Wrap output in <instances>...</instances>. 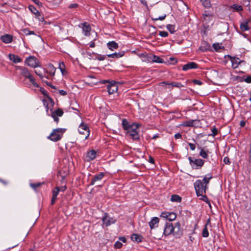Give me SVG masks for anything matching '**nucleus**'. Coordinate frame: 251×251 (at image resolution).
Returning <instances> with one entry per match:
<instances>
[{"mask_svg":"<svg viewBox=\"0 0 251 251\" xmlns=\"http://www.w3.org/2000/svg\"><path fill=\"white\" fill-rule=\"evenodd\" d=\"M71 105H73L71 108L74 110L78 111V107H79L78 104L75 101L71 103Z\"/></svg>","mask_w":251,"mask_h":251,"instance_id":"obj_39","label":"nucleus"},{"mask_svg":"<svg viewBox=\"0 0 251 251\" xmlns=\"http://www.w3.org/2000/svg\"><path fill=\"white\" fill-rule=\"evenodd\" d=\"M240 28L243 31H247L249 29V28L248 25V22H245L242 23L240 24Z\"/></svg>","mask_w":251,"mask_h":251,"instance_id":"obj_29","label":"nucleus"},{"mask_svg":"<svg viewBox=\"0 0 251 251\" xmlns=\"http://www.w3.org/2000/svg\"><path fill=\"white\" fill-rule=\"evenodd\" d=\"M122 126L125 130H127L130 127V126H131V125L129 124L128 122L125 119L122 120Z\"/></svg>","mask_w":251,"mask_h":251,"instance_id":"obj_28","label":"nucleus"},{"mask_svg":"<svg viewBox=\"0 0 251 251\" xmlns=\"http://www.w3.org/2000/svg\"><path fill=\"white\" fill-rule=\"evenodd\" d=\"M188 145L192 151H194L196 149V145L193 143H189Z\"/></svg>","mask_w":251,"mask_h":251,"instance_id":"obj_54","label":"nucleus"},{"mask_svg":"<svg viewBox=\"0 0 251 251\" xmlns=\"http://www.w3.org/2000/svg\"><path fill=\"white\" fill-rule=\"evenodd\" d=\"M207 224H206L205 225L204 227V228L202 230V236L203 237H205V238L209 236V232H208L207 227Z\"/></svg>","mask_w":251,"mask_h":251,"instance_id":"obj_33","label":"nucleus"},{"mask_svg":"<svg viewBox=\"0 0 251 251\" xmlns=\"http://www.w3.org/2000/svg\"><path fill=\"white\" fill-rule=\"evenodd\" d=\"M159 35L161 37H166L168 36V33L167 32L165 31H159Z\"/></svg>","mask_w":251,"mask_h":251,"instance_id":"obj_45","label":"nucleus"},{"mask_svg":"<svg viewBox=\"0 0 251 251\" xmlns=\"http://www.w3.org/2000/svg\"><path fill=\"white\" fill-rule=\"evenodd\" d=\"M8 57L9 60L12 61L14 63H20L22 61V58H21L19 56L14 54L10 53L8 55Z\"/></svg>","mask_w":251,"mask_h":251,"instance_id":"obj_18","label":"nucleus"},{"mask_svg":"<svg viewBox=\"0 0 251 251\" xmlns=\"http://www.w3.org/2000/svg\"><path fill=\"white\" fill-rule=\"evenodd\" d=\"M212 133L209 134V136H212L213 137L215 136L218 133V130L216 127H213L211 129Z\"/></svg>","mask_w":251,"mask_h":251,"instance_id":"obj_40","label":"nucleus"},{"mask_svg":"<svg viewBox=\"0 0 251 251\" xmlns=\"http://www.w3.org/2000/svg\"><path fill=\"white\" fill-rule=\"evenodd\" d=\"M245 81L248 83H251V76H248L245 79Z\"/></svg>","mask_w":251,"mask_h":251,"instance_id":"obj_63","label":"nucleus"},{"mask_svg":"<svg viewBox=\"0 0 251 251\" xmlns=\"http://www.w3.org/2000/svg\"><path fill=\"white\" fill-rule=\"evenodd\" d=\"M96 156V152L94 150H91L87 152L86 158L87 161H91L94 159Z\"/></svg>","mask_w":251,"mask_h":251,"instance_id":"obj_22","label":"nucleus"},{"mask_svg":"<svg viewBox=\"0 0 251 251\" xmlns=\"http://www.w3.org/2000/svg\"><path fill=\"white\" fill-rule=\"evenodd\" d=\"M161 84H162V85H171L173 87H176L177 88H181L182 87H184V85H183L181 83H179V82H172L171 83H169L166 81H163V82H161Z\"/></svg>","mask_w":251,"mask_h":251,"instance_id":"obj_24","label":"nucleus"},{"mask_svg":"<svg viewBox=\"0 0 251 251\" xmlns=\"http://www.w3.org/2000/svg\"><path fill=\"white\" fill-rule=\"evenodd\" d=\"M30 82V83L35 87H39V85L37 83H36V82L35 81V79L34 78H33L32 79L30 80V81H29Z\"/></svg>","mask_w":251,"mask_h":251,"instance_id":"obj_48","label":"nucleus"},{"mask_svg":"<svg viewBox=\"0 0 251 251\" xmlns=\"http://www.w3.org/2000/svg\"><path fill=\"white\" fill-rule=\"evenodd\" d=\"M105 174L103 172H100L99 174L95 175L93 178L92 179L90 185H94L96 182L100 181L103 178Z\"/></svg>","mask_w":251,"mask_h":251,"instance_id":"obj_13","label":"nucleus"},{"mask_svg":"<svg viewBox=\"0 0 251 251\" xmlns=\"http://www.w3.org/2000/svg\"><path fill=\"white\" fill-rule=\"evenodd\" d=\"M139 125L137 124L134 123L131 125L130 127L126 130L127 133L132 137L133 139H138L139 136L137 131V129Z\"/></svg>","mask_w":251,"mask_h":251,"instance_id":"obj_6","label":"nucleus"},{"mask_svg":"<svg viewBox=\"0 0 251 251\" xmlns=\"http://www.w3.org/2000/svg\"><path fill=\"white\" fill-rule=\"evenodd\" d=\"M25 63L32 68L41 66L39 60L36 57L32 55L29 56L25 59Z\"/></svg>","mask_w":251,"mask_h":251,"instance_id":"obj_3","label":"nucleus"},{"mask_svg":"<svg viewBox=\"0 0 251 251\" xmlns=\"http://www.w3.org/2000/svg\"><path fill=\"white\" fill-rule=\"evenodd\" d=\"M131 239L134 242L139 243L142 241V237L138 234H133L131 236Z\"/></svg>","mask_w":251,"mask_h":251,"instance_id":"obj_26","label":"nucleus"},{"mask_svg":"<svg viewBox=\"0 0 251 251\" xmlns=\"http://www.w3.org/2000/svg\"><path fill=\"white\" fill-rule=\"evenodd\" d=\"M175 138L176 139H181L182 135L180 133H177L175 135Z\"/></svg>","mask_w":251,"mask_h":251,"instance_id":"obj_57","label":"nucleus"},{"mask_svg":"<svg viewBox=\"0 0 251 251\" xmlns=\"http://www.w3.org/2000/svg\"><path fill=\"white\" fill-rule=\"evenodd\" d=\"M28 9L33 14L38 10L35 6L31 5L28 6Z\"/></svg>","mask_w":251,"mask_h":251,"instance_id":"obj_43","label":"nucleus"},{"mask_svg":"<svg viewBox=\"0 0 251 251\" xmlns=\"http://www.w3.org/2000/svg\"><path fill=\"white\" fill-rule=\"evenodd\" d=\"M34 14L39 19H40V17H41V13L38 10L37 11V12H35Z\"/></svg>","mask_w":251,"mask_h":251,"instance_id":"obj_62","label":"nucleus"},{"mask_svg":"<svg viewBox=\"0 0 251 251\" xmlns=\"http://www.w3.org/2000/svg\"><path fill=\"white\" fill-rule=\"evenodd\" d=\"M60 192V188L59 187H56L52 191V196L53 197L57 198V196Z\"/></svg>","mask_w":251,"mask_h":251,"instance_id":"obj_37","label":"nucleus"},{"mask_svg":"<svg viewBox=\"0 0 251 251\" xmlns=\"http://www.w3.org/2000/svg\"><path fill=\"white\" fill-rule=\"evenodd\" d=\"M122 243L119 241H117L114 245V248L116 249H120L122 248Z\"/></svg>","mask_w":251,"mask_h":251,"instance_id":"obj_44","label":"nucleus"},{"mask_svg":"<svg viewBox=\"0 0 251 251\" xmlns=\"http://www.w3.org/2000/svg\"><path fill=\"white\" fill-rule=\"evenodd\" d=\"M152 60L157 63H162L163 62L162 58L156 55H153Z\"/></svg>","mask_w":251,"mask_h":251,"instance_id":"obj_38","label":"nucleus"},{"mask_svg":"<svg viewBox=\"0 0 251 251\" xmlns=\"http://www.w3.org/2000/svg\"><path fill=\"white\" fill-rule=\"evenodd\" d=\"M227 57L229 58L232 64V67L233 69H236L238 67L239 65L242 63L243 61L241 60L239 58L232 57L230 55H227L225 56V57Z\"/></svg>","mask_w":251,"mask_h":251,"instance_id":"obj_9","label":"nucleus"},{"mask_svg":"<svg viewBox=\"0 0 251 251\" xmlns=\"http://www.w3.org/2000/svg\"><path fill=\"white\" fill-rule=\"evenodd\" d=\"M65 130L66 129L62 128L54 129L48 138L52 141L57 142L61 139Z\"/></svg>","mask_w":251,"mask_h":251,"instance_id":"obj_2","label":"nucleus"},{"mask_svg":"<svg viewBox=\"0 0 251 251\" xmlns=\"http://www.w3.org/2000/svg\"><path fill=\"white\" fill-rule=\"evenodd\" d=\"M86 54L87 56H89L90 58H93L92 55H95L96 53L92 52H91L90 51H86Z\"/></svg>","mask_w":251,"mask_h":251,"instance_id":"obj_55","label":"nucleus"},{"mask_svg":"<svg viewBox=\"0 0 251 251\" xmlns=\"http://www.w3.org/2000/svg\"><path fill=\"white\" fill-rule=\"evenodd\" d=\"M149 161V162H150L151 164H154V159L151 156H150Z\"/></svg>","mask_w":251,"mask_h":251,"instance_id":"obj_64","label":"nucleus"},{"mask_svg":"<svg viewBox=\"0 0 251 251\" xmlns=\"http://www.w3.org/2000/svg\"><path fill=\"white\" fill-rule=\"evenodd\" d=\"M202 3L203 5L205 7H208L210 6V2L209 0H200Z\"/></svg>","mask_w":251,"mask_h":251,"instance_id":"obj_41","label":"nucleus"},{"mask_svg":"<svg viewBox=\"0 0 251 251\" xmlns=\"http://www.w3.org/2000/svg\"><path fill=\"white\" fill-rule=\"evenodd\" d=\"M59 93L62 96H65L67 95V92L63 90H60L59 91Z\"/></svg>","mask_w":251,"mask_h":251,"instance_id":"obj_58","label":"nucleus"},{"mask_svg":"<svg viewBox=\"0 0 251 251\" xmlns=\"http://www.w3.org/2000/svg\"><path fill=\"white\" fill-rule=\"evenodd\" d=\"M160 216L172 221L176 218V215L174 212H163L161 213Z\"/></svg>","mask_w":251,"mask_h":251,"instance_id":"obj_12","label":"nucleus"},{"mask_svg":"<svg viewBox=\"0 0 251 251\" xmlns=\"http://www.w3.org/2000/svg\"><path fill=\"white\" fill-rule=\"evenodd\" d=\"M44 82L45 83H46V84H47L48 86H49L51 88H53V89H55V87H54L53 85H52L51 84V83L49 82H48V81H45V80H44Z\"/></svg>","mask_w":251,"mask_h":251,"instance_id":"obj_60","label":"nucleus"},{"mask_svg":"<svg viewBox=\"0 0 251 251\" xmlns=\"http://www.w3.org/2000/svg\"><path fill=\"white\" fill-rule=\"evenodd\" d=\"M35 73L37 75H38L40 78L43 81H44V77H45L42 72L40 71H38V70H35Z\"/></svg>","mask_w":251,"mask_h":251,"instance_id":"obj_42","label":"nucleus"},{"mask_svg":"<svg viewBox=\"0 0 251 251\" xmlns=\"http://www.w3.org/2000/svg\"><path fill=\"white\" fill-rule=\"evenodd\" d=\"M102 224L105 226H108L112 224H114L116 220L113 217H110L107 213H104V216L102 219Z\"/></svg>","mask_w":251,"mask_h":251,"instance_id":"obj_7","label":"nucleus"},{"mask_svg":"<svg viewBox=\"0 0 251 251\" xmlns=\"http://www.w3.org/2000/svg\"><path fill=\"white\" fill-rule=\"evenodd\" d=\"M212 47L215 51H218L224 48V47L222 46V43L220 44L219 43H214Z\"/></svg>","mask_w":251,"mask_h":251,"instance_id":"obj_30","label":"nucleus"},{"mask_svg":"<svg viewBox=\"0 0 251 251\" xmlns=\"http://www.w3.org/2000/svg\"><path fill=\"white\" fill-rule=\"evenodd\" d=\"M189 163L193 169H200L204 164V161L201 159H195L192 157H189Z\"/></svg>","mask_w":251,"mask_h":251,"instance_id":"obj_5","label":"nucleus"},{"mask_svg":"<svg viewBox=\"0 0 251 251\" xmlns=\"http://www.w3.org/2000/svg\"><path fill=\"white\" fill-rule=\"evenodd\" d=\"M78 6L77 4H76V3H73V4H70L69 6V7L70 8H76Z\"/></svg>","mask_w":251,"mask_h":251,"instance_id":"obj_59","label":"nucleus"},{"mask_svg":"<svg viewBox=\"0 0 251 251\" xmlns=\"http://www.w3.org/2000/svg\"><path fill=\"white\" fill-rule=\"evenodd\" d=\"M12 36L9 34H5L1 36L0 37L1 40L4 43H10L12 41Z\"/></svg>","mask_w":251,"mask_h":251,"instance_id":"obj_19","label":"nucleus"},{"mask_svg":"<svg viewBox=\"0 0 251 251\" xmlns=\"http://www.w3.org/2000/svg\"><path fill=\"white\" fill-rule=\"evenodd\" d=\"M16 69L20 71V74L26 78L30 74V71L26 68L23 66H17Z\"/></svg>","mask_w":251,"mask_h":251,"instance_id":"obj_14","label":"nucleus"},{"mask_svg":"<svg viewBox=\"0 0 251 251\" xmlns=\"http://www.w3.org/2000/svg\"><path fill=\"white\" fill-rule=\"evenodd\" d=\"M173 224L172 223H166L164 226L163 235L165 236L173 235Z\"/></svg>","mask_w":251,"mask_h":251,"instance_id":"obj_11","label":"nucleus"},{"mask_svg":"<svg viewBox=\"0 0 251 251\" xmlns=\"http://www.w3.org/2000/svg\"><path fill=\"white\" fill-rule=\"evenodd\" d=\"M95 57L94 58V59H97L100 61L104 60L106 58V56L103 55L98 54L97 53L95 54Z\"/></svg>","mask_w":251,"mask_h":251,"instance_id":"obj_34","label":"nucleus"},{"mask_svg":"<svg viewBox=\"0 0 251 251\" xmlns=\"http://www.w3.org/2000/svg\"><path fill=\"white\" fill-rule=\"evenodd\" d=\"M51 114H54L55 116L60 117L62 116L63 112L61 109H57L55 111L52 112Z\"/></svg>","mask_w":251,"mask_h":251,"instance_id":"obj_36","label":"nucleus"},{"mask_svg":"<svg viewBox=\"0 0 251 251\" xmlns=\"http://www.w3.org/2000/svg\"><path fill=\"white\" fill-rule=\"evenodd\" d=\"M159 219L156 217H153L149 223L150 228L152 229L158 226Z\"/></svg>","mask_w":251,"mask_h":251,"instance_id":"obj_17","label":"nucleus"},{"mask_svg":"<svg viewBox=\"0 0 251 251\" xmlns=\"http://www.w3.org/2000/svg\"><path fill=\"white\" fill-rule=\"evenodd\" d=\"M82 28L83 33L85 36L90 35V32L91 30V28L88 23L86 22L82 24Z\"/></svg>","mask_w":251,"mask_h":251,"instance_id":"obj_16","label":"nucleus"},{"mask_svg":"<svg viewBox=\"0 0 251 251\" xmlns=\"http://www.w3.org/2000/svg\"><path fill=\"white\" fill-rule=\"evenodd\" d=\"M40 185V183H31L30 186L33 189H36V188L39 187Z\"/></svg>","mask_w":251,"mask_h":251,"instance_id":"obj_53","label":"nucleus"},{"mask_svg":"<svg viewBox=\"0 0 251 251\" xmlns=\"http://www.w3.org/2000/svg\"><path fill=\"white\" fill-rule=\"evenodd\" d=\"M108 92L109 94H112L118 91L117 82L115 81H111L109 82L107 87Z\"/></svg>","mask_w":251,"mask_h":251,"instance_id":"obj_10","label":"nucleus"},{"mask_svg":"<svg viewBox=\"0 0 251 251\" xmlns=\"http://www.w3.org/2000/svg\"><path fill=\"white\" fill-rule=\"evenodd\" d=\"M193 82L195 84H197V85H201L202 84V82L201 81V80H198V79H194L193 80Z\"/></svg>","mask_w":251,"mask_h":251,"instance_id":"obj_50","label":"nucleus"},{"mask_svg":"<svg viewBox=\"0 0 251 251\" xmlns=\"http://www.w3.org/2000/svg\"><path fill=\"white\" fill-rule=\"evenodd\" d=\"M223 161L226 164H230V162L229 161V159L228 157H225L223 160Z\"/></svg>","mask_w":251,"mask_h":251,"instance_id":"obj_52","label":"nucleus"},{"mask_svg":"<svg viewBox=\"0 0 251 251\" xmlns=\"http://www.w3.org/2000/svg\"><path fill=\"white\" fill-rule=\"evenodd\" d=\"M166 16V15L165 14L164 15L160 16L158 18L152 19V20L154 21H157V20L162 21L165 18Z\"/></svg>","mask_w":251,"mask_h":251,"instance_id":"obj_49","label":"nucleus"},{"mask_svg":"<svg viewBox=\"0 0 251 251\" xmlns=\"http://www.w3.org/2000/svg\"><path fill=\"white\" fill-rule=\"evenodd\" d=\"M89 45L91 48H94L95 47V43L94 40L90 42Z\"/></svg>","mask_w":251,"mask_h":251,"instance_id":"obj_61","label":"nucleus"},{"mask_svg":"<svg viewBox=\"0 0 251 251\" xmlns=\"http://www.w3.org/2000/svg\"><path fill=\"white\" fill-rule=\"evenodd\" d=\"M198 68V65L195 62H191L183 66L182 70L183 71H187L190 69H197Z\"/></svg>","mask_w":251,"mask_h":251,"instance_id":"obj_15","label":"nucleus"},{"mask_svg":"<svg viewBox=\"0 0 251 251\" xmlns=\"http://www.w3.org/2000/svg\"><path fill=\"white\" fill-rule=\"evenodd\" d=\"M107 48L111 50H113L118 48V44L115 41L109 42L107 44Z\"/></svg>","mask_w":251,"mask_h":251,"instance_id":"obj_25","label":"nucleus"},{"mask_svg":"<svg viewBox=\"0 0 251 251\" xmlns=\"http://www.w3.org/2000/svg\"><path fill=\"white\" fill-rule=\"evenodd\" d=\"M199 123V121L197 120H190L185 121L183 123L182 126H193L195 124Z\"/></svg>","mask_w":251,"mask_h":251,"instance_id":"obj_21","label":"nucleus"},{"mask_svg":"<svg viewBox=\"0 0 251 251\" xmlns=\"http://www.w3.org/2000/svg\"><path fill=\"white\" fill-rule=\"evenodd\" d=\"M77 130L79 134L85 136V139H87L89 138L90 130L86 123L81 122L79 125Z\"/></svg>","mask_w":251,"mask_h":251,"instance_id":"obj_4","label":"nucleus"},{"mask_svg":"<svg viewBox=\"0 0 251 251\" xmlns=\"http://www.w3.org/2000/svg\"><path fill=\"white\" fill-rule=\"evenodd\" d=\"M231 8H233L236 11H240L242 10V7L240 5L237 4H234L231 6Z\"/></svg>","mask_w":251,"mask_h":251,"instance_id":"obj_35","label":"nucleus"},{"mask_svg":"<svg viewBox=\"0 0 251 251\" xmlns=\"http://www.w3.org/2000/svg\"><path fill=\"white\" fill-rule=\"evenodd\" d=\"M173 235L176 238H179L183 234L179 222H176L173 224Z\"/></svg>","mask_w":251,"mask_h":251,"instance_id":"obj_8","label":"nucleus"},{"mask_svg":"<svg viewBox=\"0 0 251 251\" xmlns=\"http://www.w3.org/2000/svg\"><path fill=\"white\" fill-rule=\"evenodd\" d=\"M56 68L51 63H50L48 65V70L47 73H48L50 76H54L55 73Z\"/></svg>","mask_w":251,"mask_h":251,"instance_id":"obj_20","label":"nucleus"},{"mask_svg":"<svg viewBox=\"0 0 251 251\" xmlns=\"http://www.w3.org/2000/svg\"><path fill=\"white\" fill-rule=\"evenodd\" d=\"M202 198L201 199L202 201L206 202L207 203L209 204V205L210 206V202L207 198V197L205 195H202Z\"/></svg>","mask_w":251,"mask_h":251,"instance_id":"obj_46","label":"nucleus"},{"mask_svg":"<svg viewBox=\"0 0 251 251\" xmlns=\"http://www.w3.org/2000/svg\"><path fill=\"white\" fill-rule=\"evenodd\" d=\"M181 200V198L176 195H173L172 196L171 201L175 202H180Z\"/></svg>","mask_w":251,"mask_h":251,"instance_id":"obj_32","label":"nucleus"},{"mask_svg":"<svg viewBox=\"0 0 251 251\" xmlns=\"http://www.w3.org/2000/svg\"><path fill=\"white\" fill-rule=\"evenodd\" d=\"M212 177L211 175L208 174L203 177L202 180L198 179L195 182L194 187L198 196H202L203 193H205L207 185Z\"/></svg>","mask_w":251,"mask_h":251,"instance_id":"obj_1","label":"nucleus"},{"mask_svg":"<svg viewBox=\"0 0 251 251\" xmlns=\"http://www.w3.org/2000/svg\"><path fill=\"white\" fill-rule=\"evenodd\" d=\"M58 68L60 71H62L63 69H65V65L63 62H59L58 64Z\"/></svg>","mask_w":251,"mask_h":251,"instance_id":"obj_47","label":"nucleus"},{"mask_svg":"<svg viewBox=\"0 0 251 251\" xmlns=\"http://www.w3.org/2000/svg\"><path fill=\"white\" fill-rule=\"evenodd\" d=\"M124 51H120L118 52H114L113 53L107 54V57L113 58H119L122 57L124 55Z\"/></svg>","mask_w":251,"mask_h":251,"instance_id":"obj_23","label":"nucleus"},{"mask_svg":"<svg viewBox=\"0 0 251 251\" xmlns=\"http://www.w3.org/2000/svg\"><path fill=\"white\" fill-rule=\"evenodd\" d=\"M23 33L25 35H30V30L27 29V28H25L24 29L22 30Z\"/></svg>","mask_w":251,"mask_h":251,"instance_id":"obj_51","label":"nucleus"},{"mask_svg":"<svg viewBox=\"0 0 251 251\" xmlns=\"http://www.w3.org/2000/svg\"><path fill=\"white\" fill-rule=\"evenodd\" d=\"M166 27L171 34H173L176 32L175 25L169 24Z\"/></svg>","mask_w":251,"mask_h":251,"instance_id":"obj_31","label":"nucleus"},{"mask_svg":"<svg viewBox=\"0 0 251 251\" xmlns=\"http://www.w3.org/2000/svg\"><path fill=\"white\" fill-rule=\"evenodd\" d=\"M200 155L203 158H208V151H205L202 148H200Z\"/></svg>","mask_w":251,"mask_h":251,"instance_id":"obj_27","label":"nucleus"},{"mask_svg":"<svg viewBox=\"0 0 251 251\" xmlns=\"http://www.w3.org/2000/svg\"><path fill=\"white\" fill-rule=\"evenodd\" d=\"M51 117L53 118V120L55 122H56L57 123L58 122L59 119L54 114H51Z\"/></svg>","mask_w":251,"mask_h":251,"instance_id":"obj_56","label":"nucleus"}]
</instances>
